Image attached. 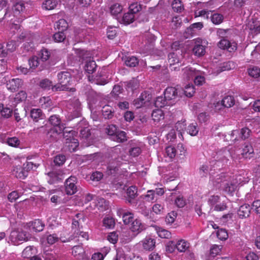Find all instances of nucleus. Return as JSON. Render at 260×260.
Returning <instances> with one entry per match:
<instances>
[{"label":"nucleus","instance_id":"23","mask_svg":"<svg viewBox=\"0 0 260 260\" xmlns=\"http://www.w3.org/2000/svg\"><path fill=\"white\" fill-rule=\"evenodd\" d=\"M154 104L156 107L162 108L166 106L173 105V103L172 102H169L168 100H167L164 95V96H158L155 101Z\"/></svg>","mask_w":260,"mask_h":260},{"label":"nucleus","instance_id":"40","mask_svg":"<svg viewBox=\"0 0 260 260\" xmlns=\"http://www.w3.org/2000/svg\"><path fill=\"white\" fill-rule=\"evenodd\" d=\"M30 116L35 121H38L39 119L43 118V114L41 109H33L30 112Z\"/></svg>","mask_w":260,"mask_h":260},{"label":"nucleus","instance_id":"25","mask_svg":"<svg viewBox=\"0 0 260 260\" xmlns=\"http://www.w3.org/2000/svg\"><path fill=\"white\" fill-rule=\"evenodd\" d=\"M141 153L140 143H132L129 150V155L133 157H137Z\"/></svg>","mask_w":260,"mask_h":260},{"label":"nucleus","instance_id":"2","mask_svg":"<svg viewBox=\"0 0 260 260\" xmlns=\"http://www.w3.org/2000/svg\"><path fill=\"white\" fill-rule=\"evenodd\" d=\"M228 30L223 29H218L217 35L222 39L218 42V46L221 49L227 50L230 52L235 51L237 49V44L235 42H230L225 39V35Z\"/></svg>","mask_w":260,"mask_h":260},{"label":"nucleus","instance_id":"50","mask_svg":"<svg viewBox=\"0 0 260 260\" xmlns=\"http://www.w3.org/2000/svg\"><path fill=\"white\" fill-rule=\"evenodd\" d=\"M144 199L149 202H152L157 200L153 190H148L146 194L144 196Z\"/></svg>","mask_w":260,"mask_h":260},{"label":"nucleus","instance_id":"28","mask_svg":"<svg viewBox=\"0 0 260 260\" xmlns=\"http://www.w3.org/2000/svg\"><path fill=\"white\" fill-rule=\"evenodd\" d=\"M155 240L150 237H146L142 241L143 248L146 250H151L155 246Z\"/></svg>","mask_w":260,"mask_h":260},{"label":"nucleus","instance_id":"4","mask_svg":"<svg viewBox=\"0 0 260 260\" xmlns=\"http://www.w3.org/2000/svg\"><path fill=\"white\" fill-rule=\"evenodd\" d=\"M241 182L238 183V181L229 183L223 179V176L221 175H218L214 182L215 185L218 187L222 188L225 191L230 193L234 192L236 189L237 186Z\"/></svg>","mask_w":260,"mask_h":260},{"label":"nucleus","instance_id":"49","mask_svg":"<svg viewBox=\"0 0 260 260\" xmlns=\"http://www.w3.org/2000/svg\"><path fill=\"white\" fill-rule=\"evenodd\" d=\"M193 51L194 54L198 56H203L205 53V48L202 45L198 44L194 46Z\"/></svg>","mask_w":260,"mask_h":260},{"label":"nucleus","instance_id":"13","mask_svg":"<svg viewBox=\"0 0 260 260\" xmlns=\"http://www.w3.org/2000/svg\"><path fill=\"white\" fill-rule=\"evenodd\" d=\"M48 182L49 184H53L59 180L62 179V174L61 171H53L48 173Z\"/></svg>","mask_w":260,"mask_h":260},{"label":"nucleus","instance_id":"60","mask_svg":"<svg viewBox=\"0 0 260 260\" xmlns=\"http://www.w3.org/2000/svg\"><path fill=\"white\" fill-rule=\"evenodd\" d=\"M211 20L215 24H219L222 22L223 16L221 14L215 13L211 15Z\"/></svg>","mask_w":260,"mask_h":260},{"label":"nucleus","instance_id":"20","mask_svg":"<svg viewBox=\"0 0 260 260\" xmlns=\"http://www.w3.org/2000/svg\"><path fill=\"white\" fill-rule=\"evenodd\" d=\"M58 4L57 0H45L42 3V8L45 10H52L57 7Z\"/></svg>","mask_w":260,"mask_h":260},{"label":"nucleus","instance_id":"48","mask_svg":"<svg viewBox=\"0 0 260 260\" xmlns=\"http://www.w3.org/2000/svg\"><path fill=\"white\" fill-rule=\"evenodd\" d=\"M138 59L135 56H128L125 60V64L130 67H136L138 64Z\"/></svg>","mask_w":260,"mask_h":260},{"label":"nucleus","instance_id":"35","mask_svg":"<svg viewBox=\"0 0 260 260\" xmlns=\"http://www.w3.org/2000/svg\"><path fill=\"white\" fill-rule=\"evenodd\" d=\"M151 116L154 121L159 122L160 120L164 119V114L161 109H156L153 110Z\"/></svg>","mask_w":260,"mask_h":260},{"label":"nucleus","instance_id":"59","mask_svg":"<svg viewBox=\"0 0 260 260\" xmlns=\"http://www.w3.org/2000/svg\"><path fill=\"white\" fill-rule=\"evenodd\" d=\"M40 86L44 90H48L50 89L51 87L52 88L53 86H52L51 81L45 79L40 81Z\"/></svg>","mask_w":260,"mask_h":260},{"label":"nucleus","instance_id":"64","mask_svg":"<svg viewBox=\"0 0 260 260\" xmlns=\"http://www.w3.org/2000/svg\"><path fill=\"white\" fill-rule=\"evenodd\" d=\"M118 239V235L117 232H113L109 234L107 236V240L112 244H115L117 243Z\"/></svg>","mask_w":260,"mask_h":260},{"label":"nucleus","instance_id":"36","mask_svg":"<svg viewBox=\"0 0 260 260\" xmlns=\"http://www.w3.org/2000/svg\"><path fill=\"white\" fill-rule=\"evenodd\" d=\"M72 254L75 257H77L79 258L80 257H82L83 254L84 253V250L81 245H78L76 246H74L72 248Z\"/></svg>","mask_w":260,"mask_h":260},{"label":"nucleus","instance_id":"55","mask_svg":"<svg viewBox=\"0 0 260 260\" xmlns=\"http://www.w3.org/2000/svg\"><path fill=\"white\" fill-rule=\"evenodd\" d=\"M6 143L10 146L17 147L20 144V141L17 137H14L7 138Z\"/></svg>","mask_w":260,"mask_h":260},{"label":"nucleus","instance_id":"34","mask_svg":"<svg viewBox=\"0 0 260 260\" xmlns=\"http://www.w3.org/2000/svg\"><path fill=\"white\" fill-rule=\"evenodd\" d=\"M68 27V24L67 21L64 19H59L58 21L55 22L54 27L56 29H58V31H63L66 30Z\"/></svg>","mask_w":260,"mask_h":260},{"label":"nucleus","instance_id":"24","mask_svg":"<svg viewBox=\"0 0 260 260\" xmlns=\"http://www.w3.org/2000/svg\"><path fill=\"white\" fill-rule=\"evenodd\" d=\"M171 197V200H174V203L177 207L183 208L186 205V201L181 195L176 196L172 193Z\"/></svg>","mask_w":260,"mask_h":260},{"label":"nucleus","instance_id":"54","mask_svg":"<svg viewBox=\"0 0 260 260\" xmlns=\"http://www.w3.org/2000/svg\"><path fill=\"white\" fill-rule=\"evenodd\" d=\"M195 92V89L192 84H187L184 89L185 95L188 97L192 96Z\"/></svg>","mask_w":260,"mask_h":260},{"label":"nucleus","instance_id":"14","mask_svg":"<svg viewBox=\"0 0 260 260\" xmlns=\"http://www.w3.org/2000/svg\"><path fill=\"white\" fill-rule=\"evenodd\" d=\"M164 95L169 102H172L174 104L175 99L177 96V89L175 87H167L164 91Z\"/></svg>","mask_w":260,"mask_h":260},{"label":"nucleus","instance_id":"57","mask_svg":"<svg viewBox=\"0 0 260 260\" xmlns=\"http://www.w3.org/2000/svg\"><path fill=\"white\" fill-rule=\"evenodd\" d=\"M141 10V6L138 3H134L129 6L128 12L134 14V15Z\"/></svg>","mask_w":260,"mask_h":260},{"label":"nucleus","instance_id":"52","mask_svg":"<svg viewBox=\"0 0 260 260\" xmlns=\"http://www.w3.org/2000/svg\"><path fill=\"white\" fill-rule=\"evenodd\" d=\"M249 76L253 78H257L260 76V69L257 67H251L248 69Z\"/></svg>","mask_w":260,"mask_h":260},{"label":"nucleus","instance_id":"26","mask_svg":"<svg viewBox=\"0 0 260 260\" xmlns=\"http://www.w3.org/2000/svg\"><path fill=\"white\" fill-rule=\"evenodd\" d=\"M25 10L24 4L22 2L16 3L13 7L14 16L17 17Z\"/></svg>","mask_w":260,"mask_h":260},{"label":"nucleus","instance_id":"16","mask_svg":"<svg viewBox=\"0 0 260 260\" xmlns=\"http://www.w3.org/2000/svg\"><path fill=\"white\" fill-rule=\"evenodd\" d=\"M12 173L16 178L22 179H24L28 175L27 171L21 166L14 167Z\"/></svg>","mask_w":260,"mask_h":260},{"label":"nucleus","instance_id":"33","mask_svg":"<svg viewBox=\"0 0 260 260\" xmlns=\"http://www.w3.org/2000/svg\"><path fill=\"white\" fill-rule=\"evenodd\" d=\"M115 224V220L112 217L106 216L103 220V225L106 229H113Z\"/></svg>","mask_w":260,"mask_h":260},{"label":"nucleus","instance_id":"21","mask_svg":"<svg viewBox=\"0 0 260 260\" xmlns=\"http://www.w3.org/2000/svg\"><path fill=\"white\" fill-rule=\"evenodd\" d=\"M250 206L248 204H244L239 208L238 214L242 218L247 217L250 215Z\"/></svg>","mask_w":260,"mask_h":260},{"label":"nucleus","instance_id":"46","mask_svg":"<svg viewBox=\"0 0 260 260\" xmlns=\"http://www.w3.org/2000/svg\"><path fill=\"white\" fill-rule=\"evenodd\" d=\"M222 104L225 108H230L235 104V100L232 96H227L224 97L222 100Z\"/></svg>","mask_w":260,"mask_h":260},{"label":"nucleus","instance_id":"27","mask_svg":"<svg viewBox=\"0 0 260 260\" xmlns=\"http://www.w3.org/2000/svg\"><path fill=\"white\" fill-rule=\"evenodd\" d=\"M175 247L179 252H184L189 247V243L184 240L181 239L177 242Z\"/></svg>","mask_w":260,"mask_h":260},{"label":"nucleus","instance_id":"9","mask_svg":"<svg viewBox=\"0 0 260 260\" xmlns=\"http://www.w3.org/2000/svg\"><path fill=\"white\" fill-rule=\"evenodd\" d=\"M23 85V81L19 78H13L7 81L6 87L11 92H15Z\"/></svg>","mask_w":260,"mask_h":260},{"label":"nucleus","instance_id":"61","mask_svg":"<svg viewBox=\"0 0 260 260\" xmlns=\"http://www.w3.org/2000/svg\"><path fill=\"white\" fill-rule=\"evenodd\" d=\"M75 52L79 58L83 59L87 58L90 55L88 51L83 49H75Z\"/></svg>","mask_w":260,"mask_h":260},{"label":"nucleus","instance_id":"44","mask_svg":"<svg viewBox=\"0 0 260 260\" xmlns=\"http://www.w3.org/2000/svg\"><path fill=\"white\" fill-rule=\"evenodd\" d=\"M27 97L26 92L24 90H21L16 94L14 101L17 103L25 101Z\"/></svg>","mask_w":260,"mask_h":260},{"label":"nucleus","instance_id":"8","mask_svg":"<svg viewBox=\"0 0 260 260\" xmlns=\"http://www.w3.org/2000/svg\"><path fill=\"white\" fill-rule=\"evenodd\" d=\"M230 157H232V155L229 150H224L223 151H219L217 153V158H218V160L217 161L213 160L210 162V171L211 170V167L212 166L214 167V165H216L219 167V164H220L221 161L226 162L228 160V158Z\"/></svg>","mask_w":260,"mask_h":260},{"label":"nucleus","instance_id":"7","mask_svg":"<svg viewBox=\"0 0 260 260\" xmlns=\"http://www.w3.org/2000/svg\"><path fill=\"white\" fill-rule=\"evenodd\" d=\"M106 69L105 67H103L95 77H93V76H89V81L97 85H104L107 84L108 81L105 78Z\"/></svg>","mask_w":260,"mask_h":260},{"label":"nucleus","instance_id":"63","mask_svg":"<svg viewBox=\"0 0 260 260\" xmlns=\"http://www.w3.org/2000/svg\"><path fill=\"white\" fill-rule=\"evenodd\" d=\"M59 240L62 243H66L74 239L73 235L68 237V233L67 232H63L60 234Z\"/></svg>","mask_w":260,"mask_h":260},{"label":"nucleus","instance_id":"51","mask_svg":"<svg viewBox=\"0 0 260 260\" xmlns=\"http://www.w3.org/2000/svg\"><path fill=\"white\" fill-rule=\"evenodd\" d=\"M122 217L125 224H128L132 222L134 219L133 214L129 212L123 213Z\"/></svg>","mask_w":260,"mask_h":260},{"label":"nucleus","instance_id":"37","mask_svg":"<svg viewBox=\"0 0 260 260\" xmlns=\"http://www.w3.org/2000/svg\"><path fill=\"white\" fill-rule=\"evenodd\" d=\"M127 140L126 134L123 131H117L115 136L113 137V141L117 142H122Z\"/></svg>","mask_w":260,"mask_h":260},{"label":"nucleus","instance_id":"56","mask_svg":"<svg viewBox=\"0 0 260 260\" xmlns=\"http://www.w3.org/2000/svg\"><path fill=\"white\" fill-rule=\"evenodd\" d=\"M235 67V64L233 61H228L223 63L219 67L220 71H229Z\"/></svg>","mask_w":260,"mask_h":260},{"label":"nucleus","instance_id":"1","mask_svg":"<svg viewBox=\"0 0 260 260\" xmlns=\"http://www.w3.org/2000/svg\"><path fill=\"white\" fill-rule=\"evenodd\" d=\"M84 216L81 213L77 214L73 218L72 228L73 232V236L74 238L80 236L86 240L88 239V234L80 231L82 229V223L84 221Z\"/></svg>","mask_w":260,"mask_h":260},{"label":"nucleus","instance_id":"42","mask_svg":"<svg viewBox=\"0 0 260 260\" xmlns=\"http://www.w3.org/2000/svg\"><path fill=\"white\" fill-rule=\"evenodd\" d=\"M199 127L196 122L191 123L189 124L187 129V132L190 136H196L199 132Z\"/></svg>","mask_w":260,"mask_h":260},{"label":"nucleus","instance_id":"38","mask_svg":"<svg viewBox=\"0 0 260 260\" xmlns=\"http://www.w3.org/2000/svg\"><path fill=\"white\" fill-rule=\"evenodd\" d=\"M156 231L158 236L161 238L169 239L171 237V233L169 231L163 228L157 227Z\"/></svg>","mask_w":260,"mask_h":260},{"label":"nucleus","instance_id":"47","mask_svg":"<svg viewBox=\"0 0 260 260\" xmlns=\"http://www.w3.org/2000/svg\"><path fill=\"white\" fill-rule=\"evenodd\" d=\"M49 121L53 125V127H64L62 124H61L60 120L59 117L56 115H54L49 118Z\"/></svg>","mask_w":260,"mask_h":260},{"label":"nucleus","instance_id":"39","mask_svg":"<svg viewBox=\"0 0 260 260\" xmlns=\"http://www.w3.org/2000/svg\"><path fill=\"white\" fill-rule=\"evenodd\" d=\"M102 114L105 118H111L113 116V109L109 105H105L102 110Z\"/></svg>","mask_w":260,"mask_h":260},{"label":"nucleus","instance_id":"6","mask_svg":"<svg viewBox=\"0 0 260 260\" xmlns=\"http://www.w3.org/2000/svg\"><path fill=\"white\" fill-rule=\"evenodd\" d=\"M77 179L75 176L68 178L65 183V191L67 194L72 195L77 191Z\"/></svg>","mask_w":260,"mask_h":260},{"label":"nucleus","instance_id":"12","mask_svg":"<svg viewBox=\"0 0 260 260\" xmlns=\"http://www.w3.org/2000/svg\"><path fill=\"white\" fill-rule=\"evenodd\" d=\"M64 127H52L47 134V138L50 141H53L57 139V136L61 134Z\"/></svg>","mask_w":260,"mask_h":260},{"label":"nucleus","instance_id":"62","mask_svg":"<svg viewBox=\"0 0 260 260\" xmlns=\"http://www.w3.org/2000/svg\"><path fill=\"white\" fill-rule=\"evenodd\" d=\"M21 194V192H18L17 191H13L8 194V199L10 202H13L18 199Z\"/></svg>","mask_w":260,"mask_h":260},{"label":"nucleus","instance_id":"10","mask_svg":"<svg viewBox=\"0 0 260 260\" xmlns=\"http://www.w3.org/2000/svg\"><path fill=\"white\" fill-rule=\"evenodd\" d=\"M250 132V129L247 127L242 128L241 129L240 133H239L238 130H234L231 132V134H230V140L232 141H236L237 140H238V139L236 137H235V136H237L239 134H240V137L242 139L244 140L247 139L249 136Z\"/></svg>","mask_w":260,"mask_h":260},{"label":"nucleus","instance_id":"22","mask_svg":"<svg viewBox=\"0 0 260 260\" xmlns=\"http://www.w3.org/2000/svg\"><path fill=\"white\" fill-rule=\"evenodd\" d=\"M49 195H52L50 201L55 204H60L61 201L62 193L59 191L51 190L49 191Z\"/></svg>","mask_w":260,"mask_h":260},{"label":"nucleus","instance_id":"32","mask_svg":"<svg viewBox=\"0 0 260 260\" xmlns=\"http://www.w3.org/2000/svg\"><path fill=\"white\" fill-rule=\"evenodd\" d=\"M96 67V64L95 62L93 60L90 59L86 61L84 66V69L88 74H92L95 71Z\"/></svg>","mask_w":260,"mask_h":260},{"label":"nucleus","instance_id":"19","mask_svg":"<svg viewBox=\"0 0 260 260\" xmlns=\"http://www.w3.org/2000/svg\"><path fill=\"white\" fill-rule=\"evenodd\" d=\"M197 71L195 69L190 67H186L182 69L183 78L185 80H189L197 75Z\"/></svg>","mask_w":260,"mask_h":260},{"label":"nucleus","instance_id":"18","mask_svg":"<svg viewBox=\"0 0 260 260\" xmlns=\"http://www.w3.org/2000/svg\"><path fill=\"white\" fill-rule=\"evenodd\" d=\"M145 225L142 223L140 219H136L131 223V230L134 233L138 234L145 229Z\"/></svg>","mask_w":260,"mask_h":260},{"label":"nucleus","instance_id":"15","mask_svg":"<svg viewBox=\"0 0 260 260\" xmlns=\"http://www.w3.org/2000/svg\"><path fill=\"white\" fill-rule=\"evenodd\" d=\"M214 2L212 1H209L206 3L203 4V7L206 8L207 9H204L203 10H201L199 12V16L203 17L205 18L208 19L209 17V15L211 12V10H209V9H212L213 7Z\"/></svg>","mask_w":260,"mask_h":260},{"label":"nucleus","instance_id":"5","mask_svg":"<svg viewBox=\"0 0 260 260\" xmlns=\"http://www.w3.org/2000/svg\"><path fill=\"white\" fill-rule=\"evenodd\" d=\"M27 239L26 233L19 230L12 231L6 238L8 243L13 245H18Z\"/></svg>","mask_w":260,"mask_h":260},{"label":"nucleus","instance_id":"17","mask_svg":"<svg viewBox=\"0 0 260 260\" xmlns=\"http://www.w3.org/2000/svg\"><path fill=\"white\" fill-rule=\"evenodd\" d=\"M63 137L65 139L66 145H67L68 143H70L71 141H72V139H76L75 138L76 136L77 133L69 127H64L63 130Z\"/></svg>","mask_w":260,"mask_h":260},{"label":"nucleus","instance_id":"31","mask_svg":"<svg viewBox=\"0 0 260 260\" xmlns=\"http://www.w3.org/2000/svg\"><path fill=\"white\" fill-rule=\"evenodd\" d=\"M36 249L34 246H27L22 251V256L24 258H29L36 254Z\"/></svg>","mask_w":260,"mask_h":260},{"label":"nucleus","instance_id":"41","mask_svg":"<svg viewBox=\"0 0 260 260\" xmlns=\"http://www.w3.org/2000/svg\"><path fill=\"white\" fill-rule=\"evenodd\" d=\"M127 196L129 198L128 202H131V200L134 199L137 196V188L135 186H131L127 188L126 191Z\"/></svg>","mask_w":260,"mask_h":260},{"label":"nucleus","instance_id":"58","mask_svg":"<svg viewBox=\"0 0 260 260\" xmlns=\"http://www.w3.org/2000/svg\"><path fill=\"white\" fill-rule=\"evenodd\" d=\"M172 7L174 11L176 12H181L183 9L181 2L179 0H174Z\"/></svg>","mask_w":260,"mask_h":260},{"label":"nucleus","instance_id":"53","mask_svg":"<svg viewBox=\"0 0 260 260\" xmlns=\"http://www.w3.org/2000/svg\"><path fill=\"white\" fill-rule=\"evenodd\" d=\"M168 61L170 66L175 65L178 63L180 59L177 54L175 53H171L168 55Z\"/></svg>","mask_w":260,"mask_h":260},{"label":"nucleus","instance_id":"11","mask_svg":"<svg viewBox=\"0 0 260 260\" xmlns=\"http://www.w3.org/2000/svg\"><path fill=\"white\" fill-rule=\"evenodd\" d=\"M44 223L40 219H36L27 223V227L30 231L40 232L43 230Z\"/></svg>","mask_w":260,"mask_h":260},{"label":"nucleus","instance_id":"3","mask_svg":"<svg viewBox=\"0 0 260 260\" xmlns=\"http://www.w3.org/2000/svg\"><path fill=\"white\" fill-rule=\"evenodd\" d=\"M58 84L51 88L53 91H61L68 89V85L70 84L71 78V74L68 72H61L57 75Z\"/></svg>","mask_w":260,"mask_h":260},{"label":"nucleus","instance_id":"43","mask_svg":"<svg viewBox=\"0 0 260 260\" xmlns=\"http://www.w3.org/2000/svg\"><path fill=\"white\" fill-rule=\"evenodd\" d=\"M70 106L73 107V110L77 113V116L78 115L81 109V104L78 99L74 98L70 102Z\"/></svg>","mask_w":260,"mask_h":260},{"label":"nucleus","instance_id":"30","mask_svg":"<svg viewBox=\"0 0 260 260\" xmlns=\"http://www.w3.org/2000/svg\"><path fill=\"white\" fill-rule=\"evenodd\" d=\"M109 9L111 15H117L122 12L123 8L119 3H113L110 6Z\"/></svg>","mask_w":260,"mask_h":260},{"label":"nucleus","instance_id":"29","mask_svg":"<svg viewBox=\"0 0 260 260\" xmlns=\"http://www.w3.org/2000/svg\"><path fill=\"white\" fill-rule=\"evenodd\" d=\"M135 17L136 16L134 14L128 12L123 15V17L120 20V22L124 24L127 25L132 23L134 21Z\"/></svg>","mask_w":260,"mask_h":260},{"label":"nucleus","instance_id":"45","mask_svg":"<svg viewBox=\"0 0 260 260\" xmlns=\"http://www.w3.org/2000/svg\"><path fill=\"white\" fill-rule=\"evenodd\" d=\"M12 110L9 108L4 107L3 104H0V114L2 116L8 118L12 115Z\"/></svg>","mask_w":260,"mask_h":260}]
</instances>
